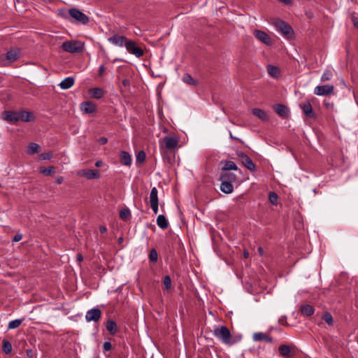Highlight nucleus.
I'll use <instances>...</instances> for the list:
<instances>
[{"label": "nucleus", "mask_w": 358, "mask_h": 358, "mask_svg": "<svg viewBox=\"0 0 358 358\" xmlns=\"http://www.w3.org/2000/svg\"><path fill=\"white\" fill-rule=\"evenodd\" d=\"M353 23L355 27H358V18L357 17H355L353 19Z\"/></svg>", "instance_id": "13d9d810"}, {"label": "nucleus", "mask_w": 358, "mask_h": 358, "mask_svg": "<svg viewBox=\"0 0 358 358\" xmlns=\"http://www.w3.org/2000/svg\"><path fill=\"white\" fill-rule=\"evenodd\" d=\"M252 113L254 115H255L256 117H257L258 118L263 121H268L269 120V117L266 113L262 109L253 108L252 110Z\"/></svg>", "instance_id": "412c9836"}, {"label": "nucleus", "mask_w": 358, "mask_h": 358, "mask_svg": "<svg viewBox=\"0 0 358 358\" xmlns=\"http://www.w3.org/2000/svg\"><path fill=\"white\" fill-rule=\"evenodd\" d=\"M229 136H230V138H232V139H235V140H236V141H241V140L239 138H237V137L234 136V135H232V134H231V131L229 132Z\"/></svg>", "instance_id": "6e6d98bb"}, {"label": "nucleus", "mask_w": 358, "mask_h": 358, "mask_svg": "<svg viewBox=\"0 0 358 358\" xmlns=\"http://www.w3.org/2000/svg\"><path fill=\"white\" fill-rule=\"evenodd\" d=\"M301 313L304 316H310L314 313L315 309L310 305H302L300 307Z\"/></svg>", "instance_id": "393cba45"}, {"label": "nucleus", "mask_w": 358, "mask_h": 358, "mask_svg": "<svg viewBox=\"0 0 358 358\" xmlns=\"http://www.w3.org/2000/svg\"><path fill=\"white\" fill-rule=\"evenodd\" d=\"M1 116L8 122L14 124L18 122V111L4 110L1 113Z\"/></svg>", "instance_id": "9b49d317"}, {"label": "nucleus", "mask_w": 358, "mask_h": 358, "mask_svg": "<svg viewBox=\"0 0 358 358\" xmlns=\"http://www.w3.org/2000/svg\"><path fill=\"white\" fill-rule=\"evenodd\" d=\"M300 108L303 112V113L308 117H315V113L313 112L312 105L309 101H305L300 104Z\"/></svg>", "instance_id": "2eb2a0df"}, {"label": "nucleus", "mask_w": 358, "mask_h": 358, "mask_svg": "<svg viewBox=\"0 0 358 358\" xmlns=\"http://www.w3.org/2000/svg\"><path fill=\"white\" fill-rule=\"evenodd\" d=\"M122 85L125 87H129L130 86V81L128 79H124L122 80Z\"/></svg>", "instance_id": "603ef678"}, {"label": "nucleus", "mask_w": 358, "mask_h": 358, "mask_svg": "<svg viewBox=\"0 0 358 358\" xmlns=\"http://www.w3.org/2000/svg\"><path fill=\"white\" fill-rule=\"evenodd\" d=\"M19 57V53L17 50H11L6 54V58L9 62L16 61Z\"/></svg>", "instance_id": "7c9ffc66"}, {"label": "nucleus", "mask_w": 358, "mask_h": 358, "mask_svg": "<svg viewBox=\"0 0 358 358\" xmlns=\"http://www.w3.org/2000/svg\"><path fill=\"white\" fill-rule=\"evenodd\" d=\"M183 81L190 85H196L197 84L196 80H195L189 74L186 73L184 75Z\"/></svg>", "instance_id": "c9c22d12"}, {"label": "nucleus", "mask_w": 358, "mask_h": 358, "mask_svg": "<svg viewBox=\"0 0 358 358\" xmlns=\"http://www.w3.org/2000/svg\"><path fill=\"white\" fill-rule=\"evenodd\" d=\"M35 117L31 112L27 110H18V121H22L24 122H30L34 121Z\"/></svg>", "instance_id": "f8f14e48"}, {"label": "nucleus", "mask_w": 358, "mask_h": 358, "mask_svg": "<svg viewBox=\"0 0 358 358\" xmlns=\"http://www.w3.org/2000/svg\"><path fill=\"white\" fill-rule=\"evenodd\" d=\"M254 341H265L266 343H272L273 338L263 332H256L252 336Z\"/></svg>", "instance_id": "f3484780"}, {"label": "nucleus", "mask_w": 358, "mask_h": 358, "mask_svg": "<svg viewBox=\"0 0 358 358\" xmlns=\"http://www.w3.org/2000/svg\"><path fill=\"white\" fill-rule=\"evenodd\" d=\"M120 159L121 162L125 166H130L131 164V157L128 152L121 151Z\"/></svg>", "instance_id": "a878e982"}, {"label": "nucleus", "mask_w": 358, "mask_h": 358, "mask_svg": "<svg viewBox=\"0 0 358 358\" xmlns=\"http://www.w3.org/2000/svg\"><path fill=\"white\" fill-rule=\"evenodd\" d=\"M163 284H164L166 289H171V285H172V281H171V278L169 275H165L163 278Z\"/></svg>", "instance_id": "79ce46f5"}, {"label": "nucleus", "mask_w": 358, "mask_h": 358, "mask_svg": "<svg viewBox=\"0 0 358 358\" xmlns=\"http://www.w3.org/2000/svg\"><path fill=\"white\" fill-rule=\"evenodd\" d=\"M267 70L268 74L273 78H278L280 74V69L275 66L268 65Z\"/></svg>", "instance_id": "2f4dec72"}, {"label": "nucleus", "mask_w": 358, "mask_h": 358, "mask_svg": "<svg viewBox=\"0 0 358 358\" xmlns=\"http://www.w3.org/2000/svg\"><path fill=\"white\" fill-rule=\"evenodd\" d=\"M280 354L284 357H288L291 352L289 346L287 345H281L278 348Z\"/></svg>", "instance_id": "72a5a7b5"}, {"label": "nucleus", "mask_w": 358, "mask_h": 358, "mask_svg": "<svg viewBox=\"0 0 358 358\" xmlns=\"http://www.w3.org/2000/svg\"><path fill=\"white\" fill-rule=\"evenodd\" d=\"M2 350L3 352L8 355L10 354L13 350V346L11 343L8 340H3L2 341Z\"/></svg>", "instance_id": "473e14b6"}, {"label": "nucleus", "mask_w": 358, "mask_h": 358, "mask_svg": "<svg viewBox=\"0 0 358 358\" xmlns=\"http://www.w3.org/2000/svg\"><path fill=\"white\" fill-rule=\"evenodd\" d=\"M238 159L244 165L245 168L251 171L256 170V165L252 160L245 153L240 152L237 153Z\"/></svg>", "instance_id": "0eeeda50"}, {"label": "nucleus", "mask_w": 358, "mask_h": 358, "mask_svg": "<svg viewBox=\"0 0 358 358\" xmlns=\"http://www.w3.org/2000/svg\"><path fill=\"white\" fill-rule=\"evenodd\" d=\"M3 80V77L0 75V82H1Z\"/></svg>", "instance_id": "0e129e2a"}, {"label": "nucleus", "mask_w": 358, "mask_h": 358, "mask_svg": "<svg viewBox=\"0 0 358 358\" xmlns=\"http://www.w3.org/2000/svg\"><path fill=\"white\" fill-rule=\"evenodd\" d=\"M149 259L151 262L156 263L158 259V254L155 249H152L150 251Z\"/></svg>", "instance_id": "ea45409f"}, {"label": "nucleus", "mask_w": 358, "mask_h": 358, "mask_svg": "<svg viewBox=\"0 0 358 358\" xmlns=\"http://www.w3.org/2000/svg\"><path fill=\"white\" fill-rule=\"evenodd\" d=\"M157 224L162 229H166L169 226L168 221L164 215H158L157 218Z\"/></svg>", "instance_id": "c85d7f7f"}, {"label": "nucleus", "mask_w": 358, "mask_h": 358, "mask_svg": "<svg viewBox=\"0 0 358 358\" xmlns=\"http://www.w3.org/2000/svg\"><path fill=\"white\" fill-rule=\"evenodd\" d=\"M99 143L101 145H104L106 143H107L108 142V138H106V137H101L99 138Z\"/></svg>", "instance_id": "3c124183"}, {"label": "nucleus", "mask_w": 358, "mask_h": 358, "mask_svg": "<svg viewBox=\"0 0 358 358\" xmlns=\"http://www.w3.org/2000/svg\"><path fill=\"white\" fill-rule=\"evenodd\" d=\"M334 86L333 85H317L314 89V94L317 96H327L334 93Z\"/></svg>", "instance_id": "39448f33"}, {"label": "nucleus", "mask_w": 358, "mask_h": 358, "mask_svg": "<svg viewBox=\"0 0 358 358\" xmlns=\"http://www.w3.org/2000/svg\"><path fill=\"white\" fill-rule=\"evenodd\" d=\"M130 215L131 212L128 208L122 209L120 212V217L123 220H127Z\"/></svg>", "instance_id": "58836bf2"}, {"label": "nucleus", "mask_w": 358, "mask_h": 358, "mask_svg": "<svg viewBox=\"0 0 358 358\" xmlns=\"http://www.w3.org/2000/svg\"><path fill=\"white\" fill-rule=\"evenodd\" d=\"M332 76H333L332 72L328 69H326L323 72V73L320 78V81L325 82V81L330 80L332 78Z\"/></svg>", "instance_id": "f704fd0d"}, {"label": "nucleus", "mask_w": 358, "mask_h": 358, "mask_svg": "<svg viewBox=\"0 0 358 358\" xmlns=\"http://www.w3.org/2000/svg\"><path fill=\"white\" fill-rule=\"evenodd\" d=\"M90 94L92 98L101 99L104 95V91L99 87H94L90 90Z\"/></svg>", "instance_id": "bb28decb"}, {"label": "nucleus", "mask_w": 358, "mask_h": 358, "mask_svg": "<svg viewBox=\"0 0 358 358\" xmlns=\"http://www.w3.org/2000/svg\"><path fill=\"white\" fill-rule=\"evenodd\" d=\"M322 320L325 321L328 324L332 325L334 324V319L331 313L327 312L325 313L322 317Z\"/></svg>", "instance_id": "4c0bfd02"}, {"label": "nucleus", "mask_w": 358, "mask_h": 358, "mask_svg": "<svg viewBox=\"0 0 358 358\" xmlns=\"http://www.w3.org/2000/svg\"><path fill=\"white\" fill-rule=\"evenodd\" d=\"M27 353L28 356L31 357V350L27 351Z\"/></svg>", "instance_id": "e2e57ef3"}, {"label": "nucleus", "mask_w": 358, "mask_h": 358, "mask_svg": "<svg viewBox=\"0 0 358 358\" xmlns=\"http://www.w3.org/2000/svg\"><path fill=\"white\" fill-rule=\"evenodd\" d=\"M59 15L69 21L74 22L76 24L86 25L90 22L89 17L76 8H71L67 10H61Z\"/></svg>", "instance_id": "f257e3e1"}, {"label": "nucleus", "mask_w": 358, "mask_h": 358, "mask_svg": "<svg viewBox=\"0 0 358 358\" xmlns=\"http://www.w3.org/2000/svg\"><path fill=\"white\" fill-rule=\"evenodd\" d=\"M146 155L144 151H140L138 152L136 157L137 162L143 163L145 160Z\"/></svg>", "instance_id": "c03bdc74"}, {"label": "nucleus", "mask_w": 358, "mask_h": 358, "mask_svg": "<svg viewBox=\"0 0 358 358\" xmlns=\"http://www.w3.org/2000/svg\"><path fill=\"white\" fill-rule=\"evenodd\" d=\"M108 41L113 45L118 47H125L129 41L126 36L119 34H114L108 38Z\"/></svg>", "instance_id": "1a4fd4ad"}, {"label": "nucleus", "mask_w": 358, "mask_h": 358, "mask_svg": "<svg viewBox=\"0 0 358 358\" xmlns=\"http://www.w3.org/2000/svg\"><path fill=\"white\" fill-rule=\"evenodd\" d=\"M104 71H105V66H104V65L99 66V76L100 77H102L103 76Z\"/></svg>", "instance_id": "8fccbe9b"}, {"label": "nucleus", "mask_w": 358, "mask_h": 358, "mask_svg": "<svg viewBox=\"0 0 358 358\" xmlns=\"http://www.w3.org/2000/svg\"><path fill=\"white\" fill-rule=\"evenodd\" d=\"M112 348V345L110 341H105L103 344V349L104 351H110Z\"/></svg>", "instance_id": "49530a36"}, {"label": "nucleus", "mask_w": 358, "mask_h": 358, "mask_svg": "<svg viewBox=\"0 0 358 358\" xmlns=\"http://www.w3.org/2000/svg\"><path fill=\"white\" fill-rule=\"evenodd\" d=\"M96 105L91 101H85L80 104V110L85 114H91L96 111Z\"/></svg>", "instance_id": "ddd939ff"}, {"label": "nucleus", "mask_w": 358, "mask_h": 358, "mask_svg": "<svg viewBox=\"0 0 358 358\" xmlns=\"http://www.w3.org/2000/svg\"><path fill=\"white\" fill-rule=\"evenodd\" d=\"M150 207L154 213V214H157L159 210V203L155 204H150Z\"/></svg>", "instance_id": "de8ad7c7"}, {"label": "nucleus", "mask_w": 358, "mask_h": 358, "mask_svg": "<svg viewBox=\"0 0 358 358\" xmlns=\"http://www.w3.org/2000/svg\"><path fill=\"white\" fill-rule=\"evenodd\" d=\"M273 109L278 115L283 118L287 117L289 114V108L282 104L278 103L274 105Z\"/></svg>", "instance_id": "dca6fc26"}, {"label": "nucleus", "mask_w": 358, "mask_h": 358, "mask_svg": "<svg viewBox=\"0 0 358 358\" xmlns=\"http://www.w3.org/2000/svg\"><path fill=\"white\" fill-rule=\"evenodd\" d=\"M223 166L222 168V172H228L230 170L236 171L238 169L236 164L232 161H224L222 162Z\"/></svg>", "instance_id": "cd10ccee"}, {"label": "nucleus", "mask_w": 358, "mask_h": 358, "mask_svg": "<svg viewBox=\"0 0 358 358\" xmlns=\"http://www.w3.org/2000/svg\"><path fill=\"white\" fill-rule=\"evenodd\" d=\"M99 231H100V232H101V233H102V234H103V233L106 232L107 229H106V227H104V226H101V227H99Z\"/></svg>", "instance_id": "5fc2aeb1"}, {"label": "nucleus", "mask_w": 358, "mask_h": 358, "mask_svg": "<svg viewBox=\"0 0 358 358\" xmlns=\"http://www.w3.org/2000/svg\"><path fill=\"white\" fill-rule=\"evenodd\" d=\"M244 257L248 258L249 257V252L248 251H244Z\"/></svg>", "instance_id": "052dcab7"}, {"label": "nucleus", "mask_w": 358, "mask_h": 358, "mask_svg": "<svg viewBox=\"0 0 358 358\" xmlns=\"http://www.w3.org/2000/svg\"><path fill=\"white\" fill-rule=\"evenodd\" d=\"M79 173L88 180L99 178L100 173L98 170L83 169Z\"/></svg>", "instance_id": "4468645a"}, {"label": "nucleus", "mask_w": 358, "mask_h": 358, "mask_svg": "<svg viewBox=\"0 0 358 358\" xmlns=\"http://www.w3.org/2000/svg\"><path fill=\"white\" fill-rule=\"evenodd\" d=\"M75 83V80L73 77H67L64 78L59 84V86L62 90H68L71 88Z\"/></svg>", "instance_id": "aec40b11"}, {"label": "nucleus", "mask_w": 358, "mask_h": 358, "mask_svg": "<svg viewBox=\"0 0 358 358\" xmlns=\"http://www.w3.org/2000/svg\"><path fill=\"white\" fill-rule=\"evenodd\" d=\"M102 162L101 161H97L95 164L96 166H100Z\"/></svg>", "instance_id": "680f3d73"}, {"label": "nucleus", "mask_w": 358, "mask_h": 358, "mask_svg": "<svg viewBox=\"0 0 358 358\" xmlns=\"http://www.w3.org/2000/svg\"><path fill=\"white\" fill-rule=\"evenodd\" d=\"M237 178L235 173L230 172H222L220 175V180H224L233 185Z\"/></svg>", "instance_id": "a211bd4d"}, {"label": "nucleus", "mask_w": 358, "mask_h": 358, "mask_svg": "<svg viewBox=\"0 0 358 358\" xmlns=\"http://www.w3.org/2000/svg\"><path fill=\"white\" fill-rule=\"evenodd\" d=\"M148 200H149L150 205L159 203L158 191H157V189L156 188V187H153L151 189V191L150 192V195L148 197Z\"/></svg>", "instance_id": "5701e85b"}, {"label": "nucleus", "mask_w": 358, "mask_h": 358, "mask_svg": "<svg viewBox=\"0 0 358 358\" xmlns=\"http://www.w3.org/2000/svg\"><path fill=\"white\" fill-rule=\"evenodd\" d=\"M257 251L261 256L264 255V250L262 247H259Z\"/></svg>", "instance_id": "4d7b16f0"}, {"label": "nucleus", "mask_w": 358, "mask_h": 358, "mask_svg": "<svg viewBox=\"0 0 358 358\" xmlns=\"http://www.w3.org/2000/svg\"><path fill=\"white\" fill-rule=\"evenodd\" d=\"M106 328L110 335H115L118 331L117 325L115 321L108 320L106 323Z\"/></svg>", "instance_id": "6ab92c4d"}, {"label": "nucleus", "mask_w": 358, "mask_h": 358, "mask_svg": "<svg viewBox=\"0 0 358 358\" xmlns=\"http://www.w3.org/2000/svg\"><path fill=\"white\" fill-rule=\"evenodd\" d=\"M268 199H269V201L273 204V205H275L276 206L277 203H278V194L274 192H271L268 194Z\"/></svg>", "instance_id": "a19ab883"}, {"label": "nucleus", "mask_w": 358, "mask_h": 358, "mask_svg": "<svg viewBox=\"0 0 358 358\" xmlns=\"http://www.w3.org/2000/svg\"><path fill=\"white\" fill-rule=\"evenodd\" d=\"M22 238V234H17L14 236L13 238V242H19Z\"/></svg>", "instance_id": "09e8293b"}, {"label": "nucleus", "mask_w": 358, "mask_h": 358, "mask_svg": "<svg viewBox=\"0 0 358 358\" xmlns=\"http://www.w3.org/2000/svg\"><path fill=\"white\" fill-rule=\"evenodd\" d=\"M64 181V179L62 176H59V177H57V179H56V183L59 185V184H62Z\"/></svg>", "instance_id": "864d4df0"}, {"label": "nucleus", "mask_w": 358, "mask_h": 358, "mask_svg": "<svg viewBox=\"0 0 358 358\" xmlns=\"http://www.w3.org/2000/svg\"><path fill=\"white\" fill-rule=\"evenodd\" d=\"M40 150V145L36 143H30L27 145V152L29 155H33L38 153Z\"/></svg>", "instance_id": "c756f323"}, {"label": "nucleus", "mask_w": 358, "mask_h": 358, "mask_svg": "<svg viewBox=\"0 0 358 358\" xmlns=\"http://www.w3.org/2000/svg\"><path fill=\"white\" fill-rule=\"evenodd\" d=\"M55 171V169L53 166H49V167H41L40 169V172L41 173H43L46 176L51 175Z\"/></svg>", "instance_id": "37998d69"}, {"label": "nucleus", "mask_w": 358, "mask_h": 358, "mask_svg": "<svg viewBox=\"0 0 358 358\" xmlns=\"http://www.w3.org/2000/svg\"><path fill=\"white\" fill-rule=\"evenodd\" d=\"M101 310L98 308H93L87 311L85 315V320L87 322H97L101 317Z\"/></svg>", "instance_id": "6e6552de"}, {"label": "nucleus", "mask_w": 358, "mask_h": 358, "mask_svg": "<svg viewBox=\"0 0 358 358\" xmlns=\"http://www.w3.org/2000/svg\"><path fill=\"white\" fill-rule=\"evenodd\" d=\"M84 43L76 40L66 41L62 45V48L64 51L72 54L82 52L84 50Z\"/></svg>", "instance_id": "20e7f679"}, {"label": "nucleus", "mask_w": 358, "mask_h": 358, "mask_svg": "<svg viewBox=\"0 0 358 358\" xmlns=\"http://www.w3.org/2000/svg\"><path fill=\"white\" fill-rule=\"evenodd\" d=\"M213 334L215 337L226 345H231L236 343V341L232 339L231 332L226 326H215Z\"/></svg>", "instance_id": "f03ea898"}, {"label": "nucleus", "mask_w": 358, "mask_h": 358, "mask_svg": "<svg viewBox=\"0 0 358 358\" xmlns=\"http://www.w3.org/2000/svg\"><path fill=\"white\" fill-rule=\"evenodd\" d=\"M21 324H22V320L16 319V320L10 321L8 323V328L9 329H14L17 328Z\"/></svg>", "instance_id": "e433bc0d"}, {"label": "nucleus", "mask_w": 358, "mask_h": 358, "mask_svg": "<svg viewBox=\"0 0 358 358\" xmlns=\"http://www.w3.org/2000/svg\"><path fill=\"white\" fill-rule=\"evenodd\" d=\"M220 190L225 194H231L234 191L233 185L224 180H220Z\"/></svg>", "instance_id": "b1692460"}, {"label": "nucleus", "mask_w": 358, "mask_h": 358, "mask_svg": "<svg viewBox=\"0 0 358 358\" xmlns=\"http://www.w3.org/2000/svg\"><path fill=\"white\" fill-rule=\"evenodd\" d=\"M150 358H152V357H150Z\"/></svg>", "instance_id": "338daca9"}, {"label": "nucleus", "mask_w": 358, "mask_h": 358, "mask_svg": "<svg viewBox=\"0 0 358 358\" xmlns=\"http://www.w3.org/2000/svg\"><path fill=\"white\" fill-rule=\"evenodd\" d=\"M273 25L278 32L287 39L294 38V32L292 27L286 22L281 20H275Z\"/></svg>", "instance_id": "7ed1b4c3"}, {"label": "nucleus", "mask_w": 358, "mask_h": 358, "mask_svg": "<svg viewBox=\"0 0 358 358\" xmlns=\"http://www.w3.org/2000/svg\"><path fill=\"white\" fill-rule=\"evenodd\" d=\"M254 36L258 39L259 41L263 43L266 45H271L273 44V41L271 37L264 31L256 29L254 31Z\"/></svg>", "instance_id": "9d476101"}, {"label": "nucleus", "mask_w": 358, "mask_h": 358, "mask_svg": "<svg viewBox=\"0 0 358 358\" xmlns=\"http://www.w3.org/2000/svg\"><path fill=\"white\" fill-rule=\"evenodd\" d=\"M164 141L168 149H174L178 144V139L173 137L166 136L164 138Z\"/></svg>", "instance_id": "4be33fe9"}, {"label": "nucleus", "mask_w": 358, "mask_h": 358, "mask_svg": "<svg viewBox=\"0 0 358 358\" xmlns=\"http://www.w3.org/2000/svg\"><path fill=\"white\" fill-rule=\"evenodd\" d=\"M52 156V155L51 152H43L40 155V158L42 160H49Z\"/></svg>", "instance_id": "a18cd8bd"}, {"label": "nucleus", "mask_w": 358, "mask_h": 358, "mask_svg": "<svg viewBox=\"0 0 358 358\" xmlns=\"http://www.w3.org/2000/svg\"><path fill=\"white\" fill-rule=\"evenodd\" d=\"M122 238H120L119 239V242L120 243V242H122Z\"/></svg>", "instance_id": "69168bd1"}, {"label": "nucleus", "mask_w": 358, "mask_h": 358, "mask_svg": "<svg viewBox=\"0 0 358 358\" xmlns=\"http://www.w3.org/2000/svg\"><path fill=\"white\" fill-rule=\"evenodd\" d=\"M83 257L82 255L81 254H78L77 255V260L78 262H81V261H83Z\"/></svg>", "instance_id": "bf43d9fd"}, {"label": "nucleus", "mask_w": 358, "mask_h": 358, "mask_svg": "<svg viewBox=\"0 0 358 358\" xmlns=\"http://www.w3.org/2000/svg\"><path fill=\"white\" fill-rule=\"evenodd\" d=\"M125 48L127 50L135 55L136 57L139 58L143 55V50L136 45V43L134 41L129 40L126 44Z\"/></svg>", "instance_id": "423d86ee"}]
</instances>
